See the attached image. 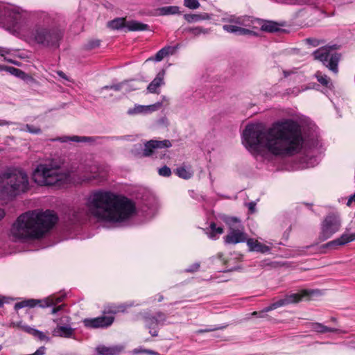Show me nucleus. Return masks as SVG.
I'll list each match as a JSON object with an SVG mask.
<instances>
[{
	"instance_id": "obj_21",
	"label": "nucleus",
	"mask_w": 355,
	"mask_h": 355,
	"mask_svg": "<svg viewBox=\"0 0 355 355\" xmlns=\"http://www.w3.org/2000/svg\"><path fill=\"white\" fill-rule=\"evenodd\" d=\"M247 245L249 248L250 251L257 252L261 253H267L270 251V248L259 242L257 240L253 239H249L247 240Z\"/></svg>"
},
{
	"instance_id": "obj_44",
	"label": "nucleus",
	"mask_w": 355,
	"mask_h": 355,
	"mask_svg": "<svg viewBox=\"0 0 355 355\" xmlns=\"http://www.w3.org/2000/svg\"><path fill=\"white\" fill-rule=\"evenodd\" d=\"M163 49L165 51V52L167 53V55H173L175 53V51L178 49V45L175 46H164Z\"/></svg>"
},
{
	"instance_id": "obj_7",
	"label": "nucleus",
	"mask_w": 355,
	"mask_h": 355,
	"mask_svg": "<svg viewBox=\"0 0 355 355\" xmlns=\"http://www.w3.org/2000/svg\"><path fill=\"white\" fill-rule=\"evenodd\" d=\"M26 19L19 9L0 6V24L12 33H19L24 28Z\"/></svg>"
},
{
	"instance_id": "obj_27",
	"label": "nucleus",
	"mask_w": 355,
	"mask_h": 355,
	"mask_svg": "<svg viewBox=\"0 0 355 355\" xmlns=\"http://www.w3.org/2000/svg\"><path fill=\"white\" fill-rule=\"evenodd\" d=\"M184 19L189 23L198 22L203 20H209L211 19V15L202 12L200 14H185Z\"/></svg>"
},
{
	"instance_id": "obj_60",
	"label": "nucleus",
	"mask_w": 355,
	"mask_h": 355,
	"mask_svg": "<svg viewBox=\"0 0 355 355\" xmlns=\"http://www.w3.org/2000/svg\"><path fill=\"white\" fill-rule=\"evenodd\" d=\"M284 73L285 76H289V74H290V73H289V72L286 71H284Z\"/></svg>"
},
{
	"instance_id": "obj_36",
	"label": "nucleus",
	"mask_w": 355,
	"mask_h": 355,
	"mask_svg": "<svg viewBox=\"0 0 355 355\" xmlns=\"http://www.w3.org/2000/svg\"><path fill=\"white\" fill-rule=\"evenodd\" d=\"M9 73L10 74L14 75L15 76L18 77L21 79L25 80L29 77L25 72H24L22 70L19 69L11 67L9 68Z\"/></svg>"
},
{
	"instance_id": "obj_2",
	"label": "nucleus",
	"mask_w": 355,
	"mask_h": 355,
	"mask_svg": "<svg viewBox=\"0 0 355 355\" xmlns=\"http://www.w3.org/2000/svg\"><path fill=\"white\" fill-rule=\"evenodd\" d=\"M86 207L92 216L112 223L128 219L135 211V204L128 198L103 189L91 193Z\"/></svg>"
},
{
	"instance_id": "obj_63",
	"label": "nucleus",
	"mask_w": 355,
	"mask_h": 355,
	"mask_svg": "<svg viewBox=\"0 0 355 355\" xmlns=\"http://www.w3.org/2000/svg\"><path fill=\"white\" fill-rule=\"evenodd\" d=\"M161 300H162V297H159V302H161Z\"/></svg>"
},
{
	"instance_id": "obj_35",
	"label": "nucleus",
	"mask_w": 355,
	"mask_h": 355,
	"mask_svg": "<svg viewBox=\"0 0 355 355\" xmlns=\"http://www.w3.org/2000/svg\"><path fill=\"white\" fill-rule=\"evenodd\" d=\"M185 32H188L191 34H193L195 36H198L202 34H207L209 33V29L203 28L202 27L197 26L194 28H187L184 29Z\"/></svg>"
},
{
	"instance_id": "obj_33",
	"label": "nucleus",
	"mask_w": 355,
	"mask_h": 355,
	"mask_svg": "<svg viewBox=\"0 0 355 355\" xmlns=\"http://www.w3.org/2000/svg\"><path fill=\"white\" fill-rule=\"evenodd\" d=\"M315 77L318 81L325 86L327 88H331L332 86V83H331L330 78L325 74L322 73L320 71H317L315 73Z\"/></svg>"
},
{
	"instance_id": "obj_24",
	"label": "nucleus",
	"mask_w": 355,
	"mask_h": 355,
	"mask_svg": "<svg viewBox=\"0 0 355 355\" xmlns=\"http://www.w3.org/2000/svg\"><path fill=\"white\" fill-rule=\"evenodd\" d=\"M94 139L91 137H85V136H63L57 137L56 139H53V141H59L62 143H67L69 141L73 142H89L93 141Z\"/></svg>"
},
{
	"instance_id": "obj_34",
	"label": "nucleus",
	"mask_w": 355,
	"mask_h": 355,
	"mask_svg": "<svg viewBox=\"0 0 355 355\" xmlns=\"http://www.w3.org/2000/svg\"><path fill=\"white\" fill-rule=\"evenodd\" d=\"M223 232V229L221 227H216L215 223L210 224V232L208 234V236L211 239H216L217 236L221 234Z\"/></svg>"
},
{
	"instance_id": "obj_58",
	"label": "nucleus",
	"mask_w": 355,
	"mask_h": 355,
	"mask_svg": "<svg viewBox=\"0 0 355 355\" xmlns=\"http://www.w3.org/2000/svg\"><path fill=\"white\" fill-rule=\"evenodd\" d=\"M126 137H127V136H124V137H110V138L112 139H124Z\"/></svg>"
},
{
	"instance_id": "obj_52",
	"label": "nucleus",
	"mask_w": 355,
	"mask_h": 355,
	"mask_svg": "<svg viewBox=\"0 0 355 355\" xmlns=\"http://www.w3.org/2000/svg\"><path fill=\"white\" fill-rule=\"evenodd\" d=\"M256 204L253 202H251L248 204V208L251 211V212H253L254 211Z\"/></svg>"
},
{
	"instance_id": "obj_49",
	"label": "nucleus",
	"mask_w": 355,
	"mask_h": 355,
	"mask_svg": "<svg viewBox=\"0 0 355 355\" xmlns=\"http://www.w3.org/2000/svg\"><path fill=\"white\" fill-rule=\"evenodd\" d=\"M10 53V49L6 48V47H1L0 46V55L4 56Z\"/></svg>"
},
{
	"instance_id": "obj_25",
	"label": "nucleus",
	"mask_w": 355,
	"mask_h": 355,
	"mask_svg": "<svg viewBox=\"0 0 355 355\" xmlns=\"http://www.w3.org/2000/svg\"><path fill=\"white\" fill-rule=\"evenodd\" d=\"M222 21L224 22H230L241 26H247L249 25L250 19V17L248 16L237 17L235 15H230L225 17H223Z\"/></svg>"
},
{
	"instance_id": "obj_12",
	"label": "nucleus",
	"mask_w": 355,
	"mask_h": 355,
	"mask_svg": "<svg viewBox=\"0 0 355 355\" xmlns=\"http://www.w3.org/2000/svg\"><path fill=\"white\" fill-rule=\"evenodd\" d=\"M109 26L115 30L125 28L126 31H149L150 26L136 20L127 21L125 18H116L108 23Z\"/></svg>"
},
{
	"instance_id": "obj_17",
	"label": "nucleus",
	"mask_w": 355,
	"mask_h": 355,
	"mask_svg": "<svg viewBox=\"0 0 355 355\" xmlns=\"http://www.w3.org/2000/svg\"><path fill=\"white\" fill-rule=\"evenodd\" d=\"M246 234L239 230H232L225 237L227 244H236L246 241Z\"/></svg>"
},
{
	"instance_id": "obj_32",
	"label": "nucleus",
	"mask_w": 355,
	"mask_h": 355,
	"mask_svg": "<svg viewBox=\"0 0 355 355\" xmlns=\"http://www.w3.org/2000/svg\"><path fill=\"white\" fill-rule=\"evenodd\" d=\"M159 15H170L180 14V8L176 6H169L159 8L158 9Z\"/></svg>"
},
{
	"instance_id": "obj_53",
	"label": "nucleus",
	"mask_w": 355,
	"mask_h": 355,
	"mask_svg": "<svg viewBox=\"0 0 355 355\" xmlns=\"http://www.w3.org/2000/svg\"><path fill=\"white\" fill-rule=\"evenodd\" d=\"M352 202H355V193L349 198V199L347 201V205L348 206H349L351 205Z\"/></svg>"
},
{
	"instance_id": "obj_4",
	"label": "nucleus",
	"mask_w": 355,
	"mask_h": 355,
	"mask_svg": "<svg viewBox=\"0 0 355 355\" xmlns=\"http://www.w3.org/2000/svg\"><path fill=\"white\" fill-rule=\"evenodd\" d=\"M64 34V30L57 24L52 15L41 12L30 32V38L36 44L55 51L60 48Z\"/></svg>"
},
{
	"instance_id": "obj_30",
	"label": "nucleus",
	"mask_w": 355,
	"mask_h": 355,
	"mask_svg": "<svg viewBox=\"0 0 355 355\" xmlns=\"http://www.w3.org/2000/svg\"><path fill=\"white\" fill-rule=\"evenodd\" d=\"M175 173L178 177L185 180L190 179L193 175V172L191 170V167L185 166L178 167L175 170Z\"/></svg>"
},
{
	"instance_id": "obj_56",
	"label": "nucleus",
	"mask_w": 355,
	"mask_h": 355,
	"mask_svg": "<svg viewBox=\"0 0 355 355\" xmlns=\"http://www.w3.org/2000/svg\"><path fill=\"white\" fill-rule=\"evenodd\" d=\"M10 123L5 120H0V126L8 125Z\"/></svg>"
},
{
	"instance_id": "obj_20",
	"label": "nucleus",
	"mask_w": 355,
	"mask_h": 355,
	"mask_svg": "<svg viewBox=\"0 0 355 355\" xmlns=\"http://www.w3.org/2000/svg\"><path fill=\"white\" fill-rule=\"evenodd\" d=\"M165 71L164 70L160 71L156 76V77L152 80L148 85L147 89L150 93H158V89L160 86L164 84Z\"/></svg>"
},
{
	"instance_id": "obj_39",
	"label": "nucleus",
	"mask_w": 355,
	"mask_h": 355,
	"mask_svg": "<svg viewBox=\"0 0 355 355\" xmlns=\"http://www.w3.org/2000/svg\"><path fill=\"white\" fill-rule=\"evenodd\" d=\"M184 5L189 9H197L200 7V4L198 0H184Z\"/></svg>"
},
{
	"instance_id": "obj_61",
	"label": "nucleus",
	"mask_w": 355,
	"mask_h": 355,
	"mask_svg": "<svg viewBox=\"0 0 355 355\" xmlns=\"http://www.w3.org/2000/svg\"><path fill=\"white\" fill-rule=\"evenodd\" d=\"M64 335L66 336V337L69 338V337H70V336H71L72 334H64Z\"/></svg>"
},
{
	"instance_id": "obj_6",
	"label": "nucleus",
	"mask_w": 355,
	"mask_h": 355,
	"mask_svg": "<svg viewBox=\"0 0 355 355\" xmlns=\"http://www.w3.org/2000/svg\"><path fill=\"white\" fill-rule=\"evenodd\" d=\"M0 189L9 196L26 192L29 189L27 174L21 169H8L0 175Z\"/></svg>"
},
{
	"instance_id": "obj_16",
	"label": "nucleus",
	"mask_w": 355,
	"mask_h": 355,
	"mask_svg": "<svg viewBox=\"0 0 355 355\" xmlns=\"http://www.w3.org/2000/svg\"><path fill=\"white\" fill-rule=\"evenodd\" d=\"M124 349L121 345L105 346L99 345L96 348V355H117Z\"/></svg>"
},
{
	"instance_id": "obj_43",
	"label": "nucleus",
	"mask_w": 355,
	"mask_h": 355,
	"mask_svg": "<svg viewBox=\"0 0 355 355\" xmlns=\"http://www.w3.org/2000/svg\"><path fill=\"white\" fill-rule=\"evenodd\" d=\"M224 326L220 325H214L213 327L206 329H200L198 331L197 333H207L209 331H218V330H222L224 329Z\"/></svg>"
},
{
	"instance_id": "obj_19",
	"label": "nucleus",
	"mask_w": 355,
	"mask_h": 355,
	"mask_svg": "<svg viewBox=\"0 0 355 355\" xmlns=\"http://www.w3.org/2000/svg\"><path fill=\"white\" fill-rule=\"evenodd\" d=\"M166 319V316L161 312L157 313L155 315H146L144 317L145 324L150 329H155L157 325L162 323Z\"/></svg>"
},
{
	"instance_id": "obj_23",
	"label": "nucleus",
	"mask_w": 355,
	"mask_h": 355,
	"mask_svg": "<svg viewBox=\"0 0 355 355\" xmlns=\"http://www.w3.org/2000/svg\"><path fill=\"white\" fill-rule=\"evenodd\" d=\"M57 329L59 333H72L73 329L70 324V318L67 315L61 317L57 321Z\"/></svg>"
},
{
	"instance_id": "obj_18",
	"label": "nucleus",
	"mask_w": 355,
	"mask_h": 355,
	"mask_svg": "<svg viewBox=\"0 0 355 355\" xmlns=\"http://www.w3.org/2000/svg\"><path fill=\"white\" fill-rule=\"evenodd\" d=\"M355 240V233L354 234H343L340 237L334 239L331 241H329L327 244H325V247L331 248H336L338 246L343 245L346 243H348L351 241Z\"/></svg>"
},
{
	"instance_id": "obj_59",
	"label": "nucleus",
	"mask_w": 355,
	"mask_h": 355,
	"mask_svg": "<svg viewBox=\"0 0 355 355\" xmlns=\"http://www.w3.org/2000/svg\"><path fill=\"white\" fill-rule=\"evenodd\" d=\"M102 89H110V85H106L103 87Z\"/></svg>"
},
{
	"instance_id": "obj_1",
	"label": "nucleus",
	"mask_w": 355,
	"mask_h": 355,
	"mask_svg": "<svg viewBox=\"0 0 355 355\" xmlns=\"http://www.w3.org/2000/svg\"><path fill=\"white\" fill-rule=\"evenodd\" d=\"M304 142L301 125L291 119L279 120L268 128L248 125L243 132V144L255 156H292L302 150Z\"/></svg>"
},
{
	"instance_id": "obj_9",
	"label": "nucleus",
	"mask_w": 355,
	"mask_h": 355,
	"mask_svg": "<svg viewBox=\"0 0 355 355\" xmlns=\"http://www.w3.org/2000/svg\"><path fill=\"white\" fill-rule=\"evenodd\" d=\"M335 46H324L314 51L315 59L321 61L324 65L328 67L331 71L336 73L338 71V64L340 55L335 51Z\"/></svg>"
},
{
	"instance_id": "obj_22",
	"label": "nucleus",
	"mask_w": 355,
	"mask_h": 355,
	"mask_svg": "<svg viewBox=\"0 0 355 355\" xmlns=\"http://www.w3.org/2000/svg\"><path fill=\"white\" fill-rule=\"evenodd\" d=\"M310 330L315 333H326V332H337V333H346L345 331H342L338 328L329 327L321 323H312L310 324Z\"/></svg>"
},
{
	"instance_id": "obj_13",
	"label": "nucleus",
	"mask_w": 355,
	"mask_h": 355,
	"mask_svg": "<svg viewBox=\"0 0 355 355\" xmlns=\"http://www.w3.org/2000/svg\"><path fill=\"white\" fill-rule=\"evenodd\" d=\"M171 146L169 140L156 141L150 140L144 144L142 152L143 157H150L158 153V150Z\"/></svg>"
},
{
	"instance_id": "obj_47",
	"label": "nucleus",
	"mask_w": 355,
	"mask_h": 355,
	"mask_svg": "<svg viewBox=\"0 0 355 355\" xmlns=\"http://www.w3.org/2000/svg\"><path fill=\"white\" fill-rule=\"evenodd\" d=\"M200 268L199 263H195L185 270L187 272H194L198 270Z\"/></svg>"
},
{
	"instance_id": "obj_26",
	"label": "nucleus",
	"mask_w": 355,
	"mask_h": 355,
	"mask_svg": "<svg viewBox=\"0 0 355 355\" xmlns=\"http://www.w3.org/2000/svg\"><path fill=\"white\" fill-rule=\"evenodd\" d=\"M222 21L224 22H230L241 26H247L249 25L250 19V17L248 16L237 17L235 15H230L225 17H223Z\"/></svg>"
},
{
	"instance_id": "obj_57",
	"label": "nucleus",
	"mask_w": 355,
	"mask_h": 355,
	"mask_svg": "<svg viewBox=\"0 0 355 355\" xmlns=\"http://www.w3.org/2000/svg\"><path fill=\"white\" fill-rule=\"evenodd\" d=\"M5 216V211L3 209H0V220Z\"/></svg>"
},
{
	"instance_id": "obj_29",
	"label": "nucleus",
	"mask_w": 355,
	"mask_h": 355,
	"mask_svg": "<svg viewBox=\"0 0 355 355\" xmlns=\"http://www.w3.org/2000/svg\"><path fill=\"white\" fill-rule=\"evenodd\" d=\"M223 28L228 33H236L240 35H248L252 32L248 29L241 28L234 25H224Z\"/></svg>"
},
{
	"instance_id": "obj_45",
	"label": "nucleus",
	"mask_w": 355,
	"mask_h": 355,
	"mask_svg": "<svg viewBox=\"0 0 355 355\" xmlns=\"http://www.w3.org/2000/svg\"><path fill=\"white\" fill-rule=\"evenodd\" d=\"M100 45V40H94L92 41H89L87 44V49H95Z\"/></svg>"
},
{
	"instance_id": "obj_31",
	"label": "nucleus",
	"mask_w": 355,
	"mask_h": 355,
	"mask_svg": "<svg viewBox=\"0 0 355 355\" xmlns=\"http://www.w3.org/2000/svg\"><path fill=\"white\" fill-rule=\"evenodd\" d=\"M131 306V304H121L119 305L112 304L107 307L105 313H111V314H116L118 313H123L125 311V309Z\"/></svg>"
},
{
	"instance_id": "obj_62",
	"label": "nucleus",
	"mask_w": 355,
	"mask_h": 355,
	"mask_svg": "<svg viewBox=\"0 0 355 355\" xmlns=\"http://www.w3.org/2000/svg\"><path fill=\"white\" fill-rule=\"evenodd\" d=\"M3 304L2 302L0 300V306Z\"/></svg>"
},
{
	"instance_id": "obj_15",
	"label": "nucleus",
	"mask_w": 355,
	"mask_h": 355,
	"mask_svg": "<svg viewBox=\"0 0 355 355\" xmlns=\"http://www.w3.org/2000/svg\"><path fill=\"white\" fill-rule=\"evenodd\" d=\"M162 105V103L161 102H157L150 105H136L134 107L129 108L127 111V114L128 115H137L155 112L161 108Z\"/></svg>"
},
{
	"instance_id": "obj_10",
	"label": "nucleus",
	"mask_w": 355,
	"mask_h": 355,
	"mask_svg": "<svg viewBox=\"0 0 355 355\" xmlns=\"http://www.w3.org/2000/svg\"><path fill=\"white\" fill-rule=\"evenodd\" d=\"M65 296L66 295L64 293L52 295L46 298L44 301L35 299L24 300L17 302L15 304L14 309L17 311L19 309L24 307L33 308L37 305L43 308L51 306H55L57 304L61 302L64 299Z\"/></svg>"
},
{
	"instance_id": "obj_8",
	"label": "nucleus",
	"mask_w": 355,
	"mask_h": 355,
	"mask_svg": "<svg viewBox=\"0 0 355 355\" xmlns=\"http://www.w3.org/2000/svg\"><path fill=\"white\" fill-rule=\"evenodd\" d=\"M318 291L315 290H307L304 289L302 290L300 293H291L284 296V298L279 299L277 301L272 303L270 306L266 307L261 311L257 313L254 312V315H259V317L263 318L265 314L270 311L272 310L276 309L279 307L284 306L293 303H297L300 302L304 298L309 297L313 295L315 293H317Z\"/></svg>"
},
{
	"instance_id": "obj_51",
	"label": "nucleus",
	"mask_w": 355,
	"mask_h": 355,
	"mask_svg": "<svg viewBox=\"0 0 355 355\" xmlns=\"http://www.w3.org/2000/svg\"><path fill=\"white\" fill-rule=\"evenodd\" d=\"M306 42L308 44H311V45H313L314 46L318 45V42H317V41L315 40L308 38V39L306 40Z\"/></svg>"
},
{
	"instance_id": "obj_46",
	"label": "nucleus",
	"mask_w": 355,
	"mask_h": 355,
	"mask_svg": "<svg viewBox=\"0 0 355 355\" xmlns=\"http://www.w3.org/2000/svg\"><path fill=\"white\" fill-rule=\"evenodd\" d=\"M126 84L127 82L123 81L117 84L112 85H110V89H114V91H120Z\"/></svg>"
},
{
	"instance_id": "obj_14",
	"label": "nucleus",
	"mask_w": 355,
	"mask_h": 355,
	"mask_svg": "<svg viewBox=\"0 0 355 355\" xmlns=\"http://www.w3.org/2000/svg\"><path fill=\"white\" fill-rule=\"evenodd\" d=\"M114 319L112 315H101L94 318H86L83 320V324L87 328H104L110 326Z\"/></svg>"
},
{
	"instance_id": "obj_3",
	"label": "nucleus",
	"mask_w": 355,
	"mask_h": 355,
	"mask_svg": "<svg viewBox=\"0 0 355 355\" xmlns=\"http://www.w3.org/2000/svg\"><path fill=\"white\" fill-rule=\"evenodd\" d=\"M58 217L50 210L31 211L20 215L11 228V234L17 241L41 238L56 223Z\"/></svg>"
},
{
	"instance_id": "obj_48",
	"label": "nucleus",
	"mask_w": 355,
	"mask_h": 355,
	"mask_svg": "<svg viewBox=\"0 0 355 355\" xmlns=\"http://www.w3.org/2000/svg\"><path fill=\"white\" fill-rule=\"evenodd\" d=\"M35 335L37 336V339L41 341L49 342V341H51V338H52L51 337L47 336L46 334H35Z\"/></svg>"
},
{
	"instance_id": "obj_38",
	"label": "nucleus",
	"mask_w": 355,
	"mask_h": 355,
	"mask_svg": "<svg viewBox=\"0 0 355 355\" xmlns=\"http://www.w3.org/2000/svg\"><path fill=\"white\" fill-rule=\"evenodd\" d=\"M166 56H167V53L165 52L164 49L162 48L159 51L157 52L154 58H148L147 61L148 60H155L157 62H159L162 60Z\"/></svg>"
},
{
	"instance_id": "obj_54",
	"label": "nucleus",
	"mask_w": 355,
	"mask_h": 355,
	"mask_svg": "<svg viewBox=\"0 0 355 355\" xmlns=\"http://www.w3.org/2000/svg\"><path fill=\"white\" fill-rule=\"evenodd\" d=\"M10 67H8V66H4V65H1L0 64V71H8L9 72V68Z\"/></svg>"
},
{
	"instance_id": "obj_11",
	"label": "nucleus",
	"mask_w": 355,
	"mask_h": 355,
	"mask_svg": "<svg viewBox=\"0 0 355 355\" xmlns=\"http://www.w3.org/2000/svg\"><path fill=\"white\" fill-rule=\"evenodd\" d=\"M340 217L335 214L328 215L322 222L320 239L325 241L337 232L340 227Z\"/></svg>"
},
{
	"instance_id": "obj_42",
	"label": "nucleus",
	"mask_w": 355,
	"mask_h": 355,
	"mask_svg": "<svg viewBox=\"0 0 355 355\" xmlns=\"http://www.w3.org/2000/svg\"><path fill=\"white\" fill-rule=\"evenodd\" d=\"M17 326L19 327L18 330H19V331H26L27 333H31L32 331H33V333H37V334L42 333L40 331L33 329L28 326L21 325V322L17 324Z\"/></svg>"
},
{
	"instance_id": "obj_37",
	"label": "nucleus",
	"mask_w": 355,
	"mask_h": 355,
	"mask_svg": "<svg viewBox=\"0 0 355 355\" xmlns=\"http://www.w3.org/2000/svg\"><path fill=\"white\" fill-rule=\"evenodd\" d=\"M130 353L133 355L139 354L141 353H146L149 355H159L157 352H156L155 351H153L150 349H146L143 348L142 347H139L134 349L132 351H131Z\"/></svg>"
},
{
	"instance_id": "obj_50",
	"label": "nucleus",
	"mask_w": 355,
	"mask_h": 355,
	"mask_svg": "<svg viewBox=\"0 0 355 355\" xmlns=\"http://www.w3.org/2000/svg\"><path fill=\"white\" fill-rule=\"evenodd\" d=\"M64 306H65V304H62L59 305V306H55V307H53V308L52 309V310H51V313H53V314H54V313H56L57 312H58V311H61V310L64 308Z\"/></svg>"
},
{
	"instance_id": "obj_5",
	"label": "nucleus",
	"mask_w": 355,
	"mask_h": 355,
	"mask_svg": "<svg viewBox=\"0 0 355 355\" xmlns=\"http://www.w3.org/2000/svg\"><path fill=\"white\" fill-rule=\"evenodd\" d=\"M70 171L53 162L40 164L33 173V180L40 186H52L70 181Z\"/></svg>"
},
{
	"instance_id": "obj_40",
	"label": "nucleus",
	"mask_w": 355,
	"mask_h": 355,
	"mask_svg": "<svg viewBox=\"0 0 355 355\" xmlns=\"http://www.w3.org/2000/svg\"><path fill=\"white\" fill-rule=\"evenodd\" d=\"M24 130H26L32 134H40L41 133V129L38 127L33 125L26 124Z\"/></svg>"
},
{
	"instance_id": "obj_28",
	"label": "nucleus",
	"mask_w": 355,
	"mask_h": 355,
	"mask_svg": "<svg viewBox=\"0 0 355 355\" xmlns=\"http://www.w3.org/2000/svg\"><path fill=\"white\" fill-rule=\"evenodd\" d=\"M283 24H280L273 21H265L261 26V29L263 31L268 33L278 32L281 30L280 26Z\"/></svg>"
},
{
	"instance_id": "obj_41",
	"label": "nucleus",
	"mask_w": 355,
	"mask_h": 355,
	"mask_svg": "<svg viewBox=\"0 0 355 355\" xmlns=\"http://www.w3.org/2000/svg\"><path fill=\"white\" fill-rule=\"evenodd\" d=\"M158 173L163 177H169L171 175V171L167 166H164L159 169Z\"/></svg>"
},
{
	"instance_id": "obj_64",
	"label": "nucleus",
	"mask_w": 355,
	"mask_h": 355,
	"mask_svg": "<svg viewBox=\"0 0 355 355\" xmlns=\"http://www.w3.org/2000/svg\"><path fill=\"white\" fill-rule=\"evenodd\" d=\"M161 300H162V297H159V302H161Z\"/></svg>"
},
{
	"instance_id": "obj_55",
	"label": "nucleus",
	"mask_w": 355,
	"mask_h": 355,
	"mask_svg": "<svg viewBox=\"0 0 355 355\" xmlns=\"http://www.w3.org/2000/svg\"><path fill=\"white\" fill-rule=\"evenodd\" d=\"M57 73H58V75L60 77H61V78H62L64 79H67V76H66L65 73L63 71H59L57 72Z\"/></svg>"
}]
</instances>
